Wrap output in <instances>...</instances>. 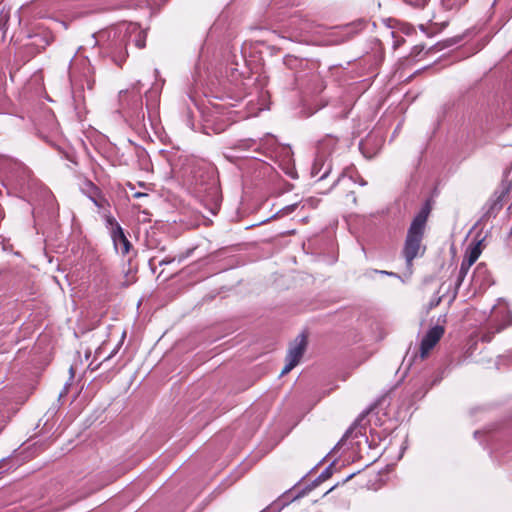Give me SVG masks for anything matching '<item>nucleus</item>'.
Segmentation results:
<instances>
[{"instance_id":"412c9836","label":"nucleus","mask_w":512,"mask_h":512,"mask_svg":"<svg viewBox=\"0 0 512 512\" xmlns=\"http://www.w3.org/2000/svg\"><path fill=\"white\" fill-rule=\"evenodd\" d=\"M404 1L413 7L422 8L425 6V4L427 3L428 0H404Z\"/></svg>"},{"instance_id":"5701e85b","label":"nucleus","mask_w":512,"mask_h":512,"mask_svg":"<svg viewBox=\"0 0 512 512\" xmlns=\"http://www.w3.org/2000/svg\"><path fill=\"white\" fill-rule=\"evenodd\" d=\"M297 206H298V204H297V203L292 204V205H289V206H286V207L283 209V211H284L286 214H288V213H290V212L294 211V210L296 209V207H297Z\"/></svg>"},{"instance_id":"6e6552de","label":"nucleus","mask_w":512,"mask_h":512,"mask_svg":"<svg viewBox=\"0 0 512 512\" xmlns=\"http://www.w3.org/2000/svg\"><path fill=\"white\" fill-rule=\"evenodd\" d=\"M443 334L444 328L438 325L428 330L420 344V356L422 359H424L429 354V352L435 347V345L441 339Z\"/></svg>"},{"instance_id":"c756f323","label":"nucleus","mask_w":512,"mask_h":512,"mask_svg":"<svg viewBox=\"0 0 512 512\" xmlns=\"http://www.w3.org/2000/svg\"><path fill=\"white\" fill-rule=\"evenodd\" d=\"M223 130H224V128H222V127H221V128H217V129H215V132H216V133H220V132H221V131H223Z\"/></svg>"},{"instance_id":"423d86ee","label":"nucleus","mask_w":512,"mask_h":512,"mask_svg":"<svg viewBox=\"0 0 512 512\" xmlns=\"http://www.w3.org/2000/svg\"><path fill=\"white\" fill-rule=\"evenodd\" d=\"M306 345V336L304 334L298 335L287 352L286 364L281 371V375L289 373L300 362Z\"/></svg>"},{"instance_id":"dca6fc26","label":"nucleus","mask_w":512,"mask_h":512,"mask_svg":"<svg viewBox=\"0 0 512 512\" xmlns=\"http://www.w3.org/2000/svg\"><path fill=\"white\" fill-rule=\"evenodd\" d=\"M286 154H287V161L284 164H281V167H282L283 171L285 172V174H287L289 177H291L293 179L297 178L296 169L291 163L290 151L286 150Z\"/></svg>"},{"instance_id":"bb28decb","label":"nucleus","mask_w":512,"mask_h":512,"mask_svg":"<svg viewBox=\"0 0 512 512\" xmlns=\"http://www.w3.org/2000/svg\"><path fill=\"white\" fill-rule=\"evenodd\" d=\"M378 272L381 273V274L389 275V276H393L394 275V273L387 272V271H378Z\"/></svg>"},{"instance_id":"2f4dec72","label":"nucleus","mask_w":512,"mask_h":512,"mask_svg":"<svg viewBox=\"0 0 512 512\" xmlns=\"http://www.w3.org/2000/svg\"><path fill=\"white\" fill-rule=\"evenodd\" d=\"M74 370H75L74 366H71V367H70V369H69V371H70V373H71L72 375L74 374Z\"/></svg>"},{"instance_id":"c9c22d12","label":"nucleus","mask_w":512,"mask_h":512,"mask_svg":"<svg viewBox=\"0 0 512 512\" xmlns=\"http://www.w3.org/2000/svg\"><path fill=\"white\" fill-rule=\"evenodd\" d=\"M64 395V392H60L59 398H61Z\"/></svg>"},{"instance_id":"473e14b6","label":"nucleus","mask_w":512,"mask_h":512,"mask_svg":"<svg viewBox=\"0 0 512 512\" xmlns=\"http://www.w3.org/2000/svg\"><path fill=\"white\" fill-rule=\"evenodd\" d=\"M310 202H312V200H311V199L306 200L303 206H305L306 204H308V203H310Z\"/></svg>"},{"instance_id":"1a4fd4ad","label":"nucleus","mask_w":512,"mask_h":512,"mask_svg":"<svg viewBox=\"0 0 512 512\" xmlns=\"http://www.w3.org/2000/svg\"><path fill=\"white\" fill-rule=\"evenodd\" d=\"M471 283L474 291L484 289L492 284V277L484 263H479L472 274Z\"/></svg>"},{"instance_id":"9b49d317","label":"nucleus","mask_w":512,"mask_h":512,"mask_svg":"<svg viewBox=\"0 0 512 512\" xmlns=\"http://www.w3.org/2000/svg\"><path fill=\"white\" fill-rule=\"evenodd\" d=\"M331 171V164L327 161L326 157L317 152L316 158L311 168V175L318 177L321 181L325 179Z\"/></svg>"},{"instance_id":"f03ea898","label":"nucleus","mask_w":512,"mask_h":512,"mask_svg":"<svg viewBox=\"0 0 512 512\" xmlns=\"http://www.w3.org/2000/svg\"><path fill=\"white\" fill-rule=\"evenodd\" d=\"M429 215V208L423 207L414 217L405 240L403 254L407 266H412L413 260L423 254L425 248L422 247L421 242L424 235V230Z\"/></svg>"},{"instance_id":"cd10ccee","label":"nucleus","mask_w":512,"mask_h":512,"mask_svg":"<svg viewBox=\"0 0 512 512\" xmlns=\"http://www.w3.org/2000/svg\"><path fill=\"white\" fill-rule=\"evenodd\" d=\"M127 187H128L130 190H132V191H133V190H135V185H134V184H132V183H128V184H127Z\"/></svg>"},{"instance_id":"20e7f679","label":"nucleus","mask_w":512,"mask_h":512,"mask_svg":"<svg viewBox=\"0 0 512 512\" xmlns=\"http://www.w3.org/2000/svg\"><path fill=\"white\" fill-rule=\"evenodd\" d=\"M104 219L115 251L122 256L127 255L131 249V243L126 237L123 228L111 214L105 215Z\"/></svg>"},{"instance_id":"c85d7f7f","label":"nucleus","mask_w":512,"mask_h":512,"mask_svg":"<svg viewBox=\"0 0 512 512\" xmlns=\"http://www.w3.org/2000/svg\"><path fill=\"white\" fill-rule=\"evenodd\" d=\"M170 262H171V260H166V259H165V260H162V261L160 262V264H161V265H162V264H169Z\"/></svg>"},{"instance_id":"4468645a","label":"nucleus","mask_w":512,"mask_h":512,"mask_svg":"<svg viewBox=\"0 0 512 512\" xmlns=\"http://www.w3.org/2000/svg\"><path fill=\"white\" fill-rule=\"evenodd\" d=\"M73 66H74V60L71 63V69H74ZM71 84H72L73 98H74V101L76 102V110L78 111L77 113L80 114L82 111V108H83L82 107L83 96L77 90L78 84H77V80L75 79L74 70H72V72H71Z\"/></svg>"},{"instance_id":"a878e982","label":"nucleus","mask_w":512,"mask_h":512,"mask_svg":"<svg viewBox=\"0 0 512 512\" xmlns=\"http://www.w3.org/2000/svg\"><path fill=\"white\" fill-rule=\"evenodd\" d=\"M128 93V91H120V99L121 101H123L124 97L126 96V94Z\"/></svg>"},{"instance_id":"7c9ffc66","label":"nucleus","mask_w":512,"mask_h":512,"mask_svg":"<svg viewBox=\"0 0 512 512\" xmlns=\"http://www.w3.org/2000/svg\"><path fill=\"white\" fill-rule=\"evenodd\" d=\"M138 185H139L140 187L146 188V184H145V183H143V182H139V183H138Z\"/></svg>"},{"instance_id":"aec40b11","label":"nucleus","mask_w":512,"mask_h":512,"mask_svg":"<svg viewBox=\"0 0 512 512\" xmlns=\"http://www.w3.org/2000/svg\"><path fill=\"white\" fill-rule=\"evenodd\" d=\"M86 186L91 190L90 198L91 200L96 204L99 205L95 199V195L97 194V188L94 186V184L90 181L86 182Z\"/></svg>"},{"instance_id":"72a5a7b5","label":"nucleus","mask_w":512,"mask_h":512,"mask_svg":"<svg viewBox=\"0 0 512 512\" xmlns=\"http://www.w3.org/2000/svg\"><path fill=\"white\" fill-rule=\"evenodd\" d=\"M360 185H366V182L363 180H360Z\"/></svg>"},{"instance_id":"f8f14e48","label":"nucleus","mask_w":512,"mask_h":512,"mask_svg":"<svg viewBox=\"0 0 512 512\" xmlns=\"http://www.w3.org/2000/svg\"><path fill=\"white\" fill-rule=\"evenodd\" d=\"M274 138L271 137V136H266V138H262L260 139L259 141H256L254 139H242V140H239L236 144V148L240 149V150H249V149H254V150H257L259 149L260 147H264L266 145V142H272L274 143Z\"/></svg>"},{"instance_id":"e433bc0d","label":"nucleus","mask_w":512,"mask_h":512,"mask_svg":"<svg viewBox=\"0 0 512 512\" xmlns=\"http://www.w3.org/2000/svg\"><path fill=\"white\" fill-rule=\"evenodd\" d=\"M87 86H88V88H91V84L89 81H87Z\"/></svg>"},{"instance_id":"f3484780","label":"nucleus","mask_w":512,"mask_h":512,"mask_svg":"<svg viewBox=\"0 0 512 512\" xmlns=\"http://www.w3.org/2000/svg\"><path fill=\"white\" fill-rule=\"evenodd\" d=\"M441 5L446 10H458L460 9L467 0H440Z\"/></svg>"},{"instance_id":"a211bd4d","label":"nucleus","mask_w":512,"mask_h":512,"mask_svg":"<svg viewBox=\"0 0 512 512\" xmlns=\"http://www.w3.org/2000/svg\"><path fill=\"white\" fill-rule=\"evenodd\" d=\"M481 254V250L479 248V244L471 246L467 249L464 258L472 262L473 264L477 261Z\"/></svg>"},{"instance_id":"b1692460","label":"nucleus","mask_w":512,"mask_h":512,"mask_svg":"<svg viewBox=\"0 0 512 512\" xmlns=\"http://www.w3.org/2000/svg\"><path fill=\"white\" fill-rule=\"evenodd\" d=\"M147 196H148V194H147V193H145V192H135V193L133 194V197H134V198H144V197H147Z\"/></svg>"},{"instance_id":"4be33fe9","label":"nucleus","mask_w":512,"mask_h":512,"mask_svg":"<svg viewBox=\"0 0 512 512\" xmlns=\"http://www.w3.org/2000/svg\"><path fill=\"white\" fill-rule=\"evenodd\" d=\"M121 344H122V340H121V341L117 344V346H116V347H115V348L110 352V354H109L107 357H105V358H104V361H107V360L111 359L112 357H114V356L117 354V352H118V350H119V348H120Z\"/></svg>"},{"instance_id":"6ab92c4d","label":"nucleus","mask_w":512,"mask_h":512,"mask_svg":"<svg viewBox=\"0 0 512 512\" xmlns=\"http://www.w3.org/2000/svg\"><path fill=\"white\" fill-rule=\"evenodd\" d=\"M139 81L137 82L136 85L133 86V98H134V103L136 104V106L138 105H141V96H140V90L139 88L137 87V85H139Z\"/></svg>"},{"instance_id":"2eb2a0df","label":"nucleus","mask_w":512,"mask_h":512,"mask_svg":"<svg viewBox=\"0 0 512 512\" xmlns=\"http://www.w3.org/2000/svg\"><path fill=\"white\" fill-rule=\"evenodd\" d=\"M360 421L361 419H358L353 423V425L345 432L344 438L356 439L358 437H365V441L367 442L365 428L360 424Z\"/></svg>"},{"instance_id":"f704fd0d","label":"nucleus","mask_w":512,"mask_h":512,"mask_svg":"<svg viewBox=\"0 0 512 512\" xmlns=\"http://www.w3.org/2000/svg\"><path fill=\"white\" fill-rule=\"evenodd\" d=\"M353 475H354V474L349 475V476L346 478V481H347V480H349V479H351V478L353 477Z\"/></svg>"},{"instance_id":"393cba45","label":"nucleus","mask_w":512,"mask_h":512,"mask_svg":"<svg viewBox=\"0 0 512 512\" xmlns=\"http://www.w3.org/2000/svg\"><path fill=\"white\" fill-rule=\"evenodd\" d=\"M330 468H326L322 474L320 475V478H328L330 476Z\"/></svg>"},{"instance_id":"ddd939ff","label":"nucleus","mask_w":512,"mask_h":512,"mask_svg":"<svg viewBox=\"0 0 512 512\" xmlns=\"http://www.w3.org/2000/svg\"><path fill=\"white\" fill-rule=\"evenodd\" d=\"M337 139L331 135H327L318 143L317 152L323 156L331 154L336 147Z\"/></svg>"},{"instance_id":"39448f33","label":"nucleus","mask_w":512,"mask_h":512,"mask_svg":"<svg viewBox=\"0 0 512 512\" xmlns=\"http://www.w3.org/2000/svg\"><path fill=\"white\" fill-rule=\"evenodd\" d=\"M284 64L291 71L295 72V80L300 82L302 85L319 79V75L317 73H303L302 69L304 67H308L309 65L315 67V64L309 63L307 60L288 55L284 58Z\"/></svg>"},{"instance_id":"7ed1b4c3","label":"nucleus","mask_w":512,"mask_h":512,"mask_svg":"<svg viewBox=\"0 0 512 512\" xmlns=\"http://www.w3.org/2000/svg\"><path fill=\"white\" fill-rule=\"evenodd\" d=\"M488 322L492 332L482 336V340L485 342H489L493 334L502 331L512 324V315L505 300H497L496 304L490 310Z\"/></svg>"},{"instance_id":"0eeeda50","label":"nucleus","mask_w":512,"mask_h":512,"mask_svg":"<svg viewBox=\"0 0 512 512\" xmlns=\"http://www.w3.org/2000/svg\"><path fill=\"white\" fill-rule=\"evenodd\" d=\"M384 137L379 132L372 131L359 143V149L364 157H374L382 148Z\"/></svg>"},{"instance_id":"9d476101","label":"nucleus","mask_w":512,"mask_h":512,"mask_svg":"<svg viewBox=\"0 0 512 512\" xmlns=\"http://www.w3.org/2000/svg\"><path fill=\"white\" fill-rule=\"evenodd\" d=\"M472 265H473L472 262H470L466 258H463L458 272L456 273L455 277L452 279L451 284H453V289L450 292L447 291V294H449L451 300H454L456 298L458 289L460 288L461 284L463 283V281Z\"/></svg>"},{"instance_id":"f257e3e1","label":"nucleus","mask_w":512,"mask_h":512,"mask_svg":"<svg viewBox=\"0 0 512 512\" xmlns=\"http://www.w3.org/2000/svg\"><path fill=\"white\" fill-rule=\"evenodd\" d=\"M113 59L117 64L125 60L124 50L129 43L139 49L145 47L146 33L137 23H122L109 32Z\"/></svg>"}]
</instances>
